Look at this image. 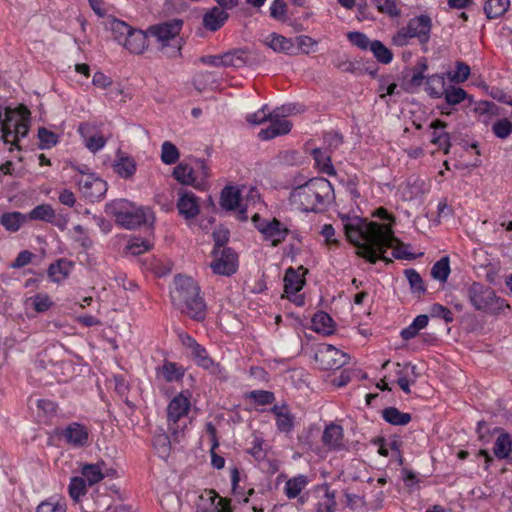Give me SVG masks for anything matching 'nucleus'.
I'll use <instances>...</instances> for the list:
<instances>
[{"label":"nucleus","instance_id":"4c0bfd02","mask_svg":"<svg viewBox=\"0 0 512 512\" xmlns=\"http://www.w3.org/2000/svg\"><path fill=\"white\" fill-rule=\"evenodd\" d=\"M27 219V215L20 212H7L1 216L0 222L6 230L15 232L20 229Z\"/></svg>","mask_w":512,"mask_h":512},{"label":"nucleus","instance_id":"412c9836","mask_svg":"<svg viewBox=\"0 0 512 512\" xmlns=\"http://www.w3.org/2000/svg\"><path fill=\"white\" fill-rule=\"evenodd\" d=\"M395 374L397 376V384L403 392L409 394L410 386L413 385L418 377L417 367L411 363L396 364Z\"/></svg>","mask_w":512,"mask_h":512},{"label":"nucleus","instance_id":"aec40b11","mask_svg":"<svg viewBox=\"0 0 512 512\" xmlns=\"http://www.w3.org/2000/svg\"><path fill=\"white\" fill-rule=\"evenodd\" d=\"M78 132L83 139L84 146L92 153L99 152L107 143V138L100 134L95 126L89 123L80 124Z\"/></svg>","mask_w":512,"mask_h":512},{"label":"nucleus","instance_id":"37998d69","mask_svg":"<svg viewBox=\"0 0 512 512\" xmlns=\"http://www.w3.org/2000/svg\"><path fill=\"white\" fill-rule=\"evenodd\" d=\"M312 155L315 160L316 167L320 172L328 175L335 174V169L331 163V157L329 154H327L326 151L321 149H314Z\"/></svg>","mask_w":512,"mask_h":512},{"label":"nucleus","instance_id":"f704fd0d","mask_svg":"<svg viewBox=\"0 0 512 512\" xmlns=\"http://www.w3.org/2000/svg\"><path fill=\"white\" fill-rule=\"evenodd\" d=\"M248 53L239 49L222 54V66L240 68L248 62Z\"/></svg>","mask_w":512,"mask_h":512},{"label":"nucleus","instance_id":"6e6552de","mask_svg":"<svg viewBox=\"0 0 512 512\" xmlns=\"http://www.w3.org/2000/svg\"><path fill=\"white\" fill-rule=\"evenodd\" d=\"M173 177L181 184L204 189L209 177V168L202 159L181 162L174 168Z\"/></svg>","mask_w":512,"mask_h":512},{"label":"nucleus","instance_id":"a18cd8bd","mask_svg":"<svg viewBox=\"0 0 512 512\" xmlns=\"http://www.w3.org/2000/svg\"><path fill=\"white\" fill-rule=\"evenodd\" d=\"M512 450V440L506 433L500 434L494 444V455L499 459L507 458Z\"/></svg>","mask_w":512,"mask_h":512},{"label":"nucleus","instance_id":"f3484780","mask_svg":"<svg viewBox=\"0 0 512 512\" xmlns=\"http://www.w3.org/2000/svg\"><path fill=\"white\" fill-rule=\"evenodd\" d=\"M245 186L239 188L237 186H226L220 197V205L223 209L234 211L239 220H246L248 218L246 207H244L242 195Z\"/></svg>","mask_w":512,"mask_h":512},{"label":"nucleus","instance_id":"72a5a7b5","mask_svg":"<svg viewBox=\"0 0 512 512\" xmlns=\"http://www.w3.org/2000/svg\"><path fill=\"white\" fill-rule=\"evenodd\" d=\"M509 6L510 0H487L483 9L488 19H495L504 15Z\"/></svg>","mask_w":512,"mask_h":512},{"label":"nucleus","instance_id":"2f4dec72","mask_svg":"<svg viewBox=\"0 0 512 512\" xmlns=\"http://www.w3.org/2000/svg\"><path fill=\"white\" fill-rule=\"evenodd\" d=\"M227 18L228 15L223 9L213 7L204 15L203 23L207 29L215 31L225 23Z\"/></svg>","mask_w":512,"mask_h":512},{"label":"nucleus","instance_id":"c85d7f7f","mask_svg":"<svg viewBox=\"0 0 512 512\" xmlns=\"http://www.w3.org/2000/svg\"><path fill=\"white\" fill-rule=\"evenodd\" d=\"M265 44L278 53L294 54L295 43L293 39L286 38L277 33H271L265 38Z\"/></svg>","mask_w":512,"mask_h":512},{"label":"nucleus","instance_id":"c756f323","mask_svg":"<svg viewBox=\"0 0 512 512\" xmlns=\"http://www.w3.org/2000/svg\"><path fill=\"white\" fill-rule=\"evenodd\" d=\"M272 412L276 417V426L280 432L290 433L294 427V417L286 406H274Z\"/></svg>","mask_w":512,"mask_h":512},{"label":"nucleus","instance_id":"680f3d73","mask_svg":"<svg viewBox=\"0 0 512 512\" xmlns=\"http://www.w3.org/2000/svg\"><path fill=\"white\" fill-rule=\"evenodd\" d=\"M247 398L253 400L258 405L271 404L274 401V394L265 390H254L247 394Z\"/></svg>","mask_w":512,"mask_h":512},{"label":"nucleus","instance_id":"ea45409f","mask_svg":"<svg viewBox=\"0 0 512 512\" xmlns=\"http://www.w3.org/2000/svg\"><path fill=\"white\" fill-rule=\"evenodd\" d=\"M429 322V318L427 315H418L412 323L401 330L400 335L404 340H410L416 337L420 330L424 329Z\"/></svg>","mask_w":512,"mask_h":512},{"label":"nucleus","instance_id":"864d4df0","mask_svg":"<svg viewBox=\"0 0 512 512\" xmlns=\"http://www.w3.org/2000/svg\"><path fill=\"white\" fill-rule=\"evenodd\" d=\"M470 75V67L461 61L456 62L455 71L448 72L447 76L453 83H462L468 79Z\"/></svg>","mask_w":512,"mask_h":512},{"label":"nucleus","instance_id":"8fccbe9b","mask_svg":"<svg viewBox=\"0 0 512 512\" xmlns=\"http://www.w3.org/2000/svg\"><path fill=\"white\" fill-rule=\"evenodd\" d=\"M369 50L373 53L375 58L383 64H388L392 61V52L378 40L372 41Z\"/></svg>","mask_w":512,"mask_h":512},{"label":"nucleus","instance_id":"9b49d317","mask_svg":"<svg viewBox=\"0 0 512 512\" xmlns=\"http://www.w3.org/2000/svg\"><path fill=\"white\" fill-rule=\"evenodd\" d=\"M471 304L477 309L488 313H498L508 308L506 302L497 297L494 291L480 283H473L468 290Z\"/></svg>","mask_w":512,"mask_h":512},{"label":"nucleus","instance_id":"09e8293b","mask_svg":"<svg viewBox=\"0 0 512 512\" xmlns=\"http://www.w3.org/2000/svg\"><path fill=\"white\" fill-rule=\"evenodd\" d=\"M54 216V209L49 204L38 205L27 215L28 219L42 220L46 222L52 221Z\"/></svg>","mask_w":512,"mask_h":512},{"label":"nucleus","instance_id":"dca6fc26","mask_svg":"<svg viewBox=\"0 0 512 512\" xmlns=\"http://www.w3.org/2000/svg\"><path fill=\"white\" fill-rule=\"evenodd\" d=\"M212 256L213 260L210 264V267L213 273L223 276H230L237 271L238 257L231 248H214Z\"/></svg>","mask_w":512,"mask_h":512},{"label":"nucleus","instance_id":"13d9d810","mask_svg":"<svg viewBox=\"0 0 512 512\" xmlns=\"http://www.w3.org/2000/svg\"><path fill=\"white\" fill-rule=\"evenodd\" d=\"M65 504L61 499L50 498L41 502L37 507V512H65Z\"/></svg>","mask_w":512,"mask_h":512},{"label":"nucleus","instance_id":"ddd939ff","mask_svg":"<svg viewBox=\"0 0 512 512\" xmlns=\"http://www.w3.org/2000/svg\"><path fill=\"white\" fill-rule=\"evenodd\" d=\"M252 220L263 239L271 246L279 245L288 235V227L275 218L261 219L258 214H255Z\"/></svg>","mask_w":512,"mask_h":512},{"label":"nucleus","instance_id":"f257e3e1","mask_svg":"<svg viewBox=\"0 0 512 512\" xmlns=\"http://www.w3.org/2000/svg\"><path fill=\"white\" fill-rule=\"evenodd\" d=\"M373 216L379 221L368 222L357 216L343 220L346 237L358 248L357 253L371 263L379 259L390 261L391 257L409 258L405 246L394 236L393 216L384 208L377 209Z\"/></svg>","mask_w":512,"mask_h":512},{"label":"nucleus","instance_id":"423d86ee","mask_svg":"<svg viewBox=\"0 0 512 512\" xmlns=\"http://www.w3.org/2000/svg\"><path fill=\"white\" fill-rule=\"evenodd\" d=\"M182 28V21L173 20L152 26L148 34L156 39L162 49H166L169 57H176L180 54L181 39L179 34Z\"/></svg>","mask_w":512,"mask_h":512},{"label":"nucleus","instance_id":"4468645a","mask_svg":"<svg viewBox=\"0 0 512 512\" xmlns=\"http://www.w3.org/2000/svg\"><path fill=\"white\" fill-rule=\"evenodd\" d=\"M307 270L304 267L288 268L284 276V295L295 305H304V295L301 290L305 284Z\"/></svg>","mask_w":512,"mask_h":512},{"label":"nucleus","instance_id":"4d7b16f0","mask_svg":"<svg viewBox=\"0 0 512 512\" xmlns=\"http://www.w3.org/2000/svg\"><path fill=\"white\" fill-rule=\"evenodd\" d=\"M446 102L450 105L461 103L467 98V93L460 87H449L444 91Z\"/></svg>","mask_w":512,"mask_h":512},{"label":"nucleus","instance_id":"b1692460","mask_svg":"<svg viewBox=\"0 0 512 512\" xmlns=\"http://www.w3.org/2000/svg\"><path fill=\"white\" fill-rule=\"evenodd\" d=\"M177 208L185 219H192L200 211L198 198L192 192H183L177 201Z\"/></svg>","mask_w":512,"mask_h":512},{"label":"nucleus","instance_id":"4be33fe9","mask_svg":"<svg viewBox=\"0 0 512 512\" xmlns=\"http://www.w3.org/2000/svg\"><path fill=\"white\" fill-rule=\"evenodd\" d=\"M113 170L122 179H132L137 171L136 160L125 152H118L113 162Z\"/></svg>","mask_w":512,"mask_h":512},{"label":"nucleus","instance_id":"69168bd1","mask_svg":"<svg viewBox=\"0 0 512 512\" xmlns=\"http://www.w3.org/2000/svg\"><path fill=\"white\" fill-rule=\"evenodd\" d=\"M348 40L356 47L367 50L370 49L371 41L369 38L361 32H349L347 34Z\"/></svg>","mask_w":512,"mask_h":512},{"label":"nucleus","instance_id":"f03ea898","mask_svg":"<svg viewBox=\"0 0 512 512\" xmlns=\"http://www.w3.org/2000/svg\"><path fill=\"white\" fill-rule=\"evenodd\" d=\"M335 198L332 184L325 178H314L294 188L289 197L293 209L302 212H319Z\"/></svg>","mask_w":512,"mask_h":512},{"label":"nucleus","instance_id":"3c124183","mask_svg":"<svg viewBox=\"0 0 512 512\" xmlns=\"http://www.w3.org/2000/svg\"><path fill=\"white\" fill-rule=\"evenodd\" d=\"M293 41L295 43V53L294 54H298V53L309 54V53L316 51L317 42L309 36L301 35V36H298L295 39H293Z\"/></svg>","mask_w":512,"mask_h":512},{"label":"nucleus","instance_id":"bb28decb","mask_svg":"<svg viewBox=\"0 0 512 512\" xmlns=\"http://www.w3.org/2000/svg\"><path fill=\"white\" fill-rule=\"evenodd\" d=\"M53 306L51 297L46 293H36L32 296L26 297L24 300V309L27 313L47 312Z\"/></svg>","mask_w":512,"mask_h":512},{"label":"nucleus","instance_id":"5701e85b","mask_svg":"<svg viewBox=\"0 0 512 512\" xmlns=\"http://www.w3.org/2000/svg\"><path fill=\"white\" fill-rule=\"evenodd\" d=\"M322 440L329 450L342 451L347 448L343 440V429L336 424H330L325 428Z\"/></svg>","mask_w":512,"mask_h":512},{"label":"nucleus","instance_id":"f8f14e48","mask_svg":"<svg viewBox=\"0 0 512 512\" xmlns=\"http://www.w3.org/2000/svg\"><path fill=\"white\" fill-rule=\"evenodd\" d=\"M178 336L183 347L188 351L191 358L199 367L208 370L210 373L215 375L221 374L222 369L220 365L213 361V359L208 355L207 350L193 337L185 332H180Z\"/></svg>","mask_w":512,"mask_h":512},{"label":"nucleus","instance_id":"5fc2aeb1","mask_svg":"<svg viewBox=\"0 0 512 512\" xmlns=\"http://www.w3.org/2000/svg\"><path fill=\"white\" fill-rule=\"evenodd\" d=\"M68 491L74 501H79L86 494V482L81 477H73L70 480Z\"/></svg>","mask_w":512,"mask_h":512},{"label":"nucleus","instance_id":"49530a36","mask_svg":"<svg viewBox=\"0 0 512 512\" xmlns=\"http://www.w3.org/2000/svg\"><path fill=\"white\" fill-rule=\"evenodd\" d=\"M450 274V261L447 256L438 260L431 269V276L433 279L444 283L447 281Z\"/></svg>","mask_w":512,"mask_h":512},{"label":"nucleus","instance_id":"393cba45","mask_svg":"<svg viewBox=\"0 0 512 512\" xmlns=\"http://www.w3.org/2000/svg\"><path fill=\"white\" fill-rule=\"evenodd\" d=\"M431 19L426 15H420L409 20L407 27L420 42L426 43L431 31Z\"/></svg>","mask_w":512,"mask_h":512},{"label":"nucleus","instance_id":"7c9ffc66","mask_svg":"<svg viewBox=\"0 0 512 512\" xmlns=\"http://www.w3.org/2000/svg\"><path fill=\"white\" fill-rule=\"evenodd\" d=\"M106 469L103 462L96 464H86L81 469L84 481L92 486L100 482L106 476Z\"/></svg>","mask_w":512,"mask_h":512},{"label":"nucleus","instance_id":"e2e57ef3","mask_svg":"<svg viewBox=\"0 0 512 512\" xmlns=\"http://www.w3.org/2000/svg\"><path fill=\"white\" fill-rule=\"evenodd\" d=\"M413 38H415V36L410 32L406 25L399 29L397 33L392 37V43L396 46L403 47L408 45Z\"/></svg>","mask_w":512,"mask_h":512},{"label":"nucleus","instance_id":"603ef678","mask_svg":"<svg viewBox=\"0 0 512 512\" xmlns=\"http://www.w3.org/2000/svg\"><path fill=\"white\" fill-rule=\"evenodd\" d=\"M39 147L41 149H51L56 146L59 141V135L46 128L38 130Z\"/></svg>","mask_w":512,"mask_h":512},{"label":"nucleus","instance_id":"79ce46f5","mask_svg":"<svg viewBox=\"0 0 512 512\" xmlns=\"http://www.w3.org/2000/svg\"><path fill=\"white\" fill-rule=\"evenodd\" d=\"M426 92L434 98H440L445 91V79L443 75L435 74L426 79Z\"/></svg>","mask_w":512,"mask_h":512},{"label":"nucleus","instance_id":"1a4fd4ad","mask_svg":"<svg viewBox=\"0 0 512 512\" xmlns=\"http://www.w3.org/2000/svg\"><path fill=\"white\" fill-rule=\"evenodd\" d=\"M110 29L115 40L129 52L140 54L147 48V34L141 30L133 29L120 20H112Z\"/></svg>","mask_w":512,"mask_h":512},{"label":"nucleus","instance_id":"338daca9","mask_svg":"<svg viewBox=\"0 0 512 512\" xmlns=\"http://www.w3.org/2000/svg\"><path fill=\"white\" fill-rule=\"evenodd\" d=\"M270 112L268 111V108L266 105H264L262 108L257 110L254 113H250L246 116L247 122H249L252 125H259L263 123L264 121H268Z\"/></svg>","mask_w":512,"mask_h":512},{"label":"nucleus","instance_id":"a878e982","mask_svg":"<svg viewBox=\"0 0 512 512\" xmlns=\"http://www.w3.org/2000/svg\"><path fill=\"white\" fill-rule=\"evenodd\" d=\"M185 374V368L175 362L166 361L156 368V377L166 382H178Z\"/></svg>","mask_w":512,"mask_h":512},{"label":"nucleus","instance_id":"20e7f679","mask_svg":"<svg viewBox=\"0 0 512 512\" xmlns=\"http://www.w3.org/2000/svg\"><path fill=\"white\" fill-rule=\"evenodd\" d=\"M106 212L114 217L119 226L129 230L141 225H151L155 219L151 208L138 206L126 199H118L108 203Z\"/></svg>","mask_w":512,"mask_h":512},{"label":"nucleus","instance_id":"bf43d9fd","mask_svg":"<svg viewBox=\"0 0 512 512\" xmlns=\"http://www.w3.org/2000/svg\"><path fill=\"white\" fill-rule=\"evenodd\" d=\"M405 277L409 282V285L414 293H423L425 286L420 274L414 269L405 270Z\"/></svg>","mask_w":512,"mask_h":512},{"label":"nucleus","instance_id":"2eb2a0df","mask_svg":"<svg viewBox=\"0 0 512 512\" xmlns=\"http://www.w3.org/2000/svg\"><path fill=\"white\" fill-rule=\"evenodd\" d=\"M315 360L323 369H339L348 363L349 356L333 345L322 343L316 348Z\"/></svg>","mask_w":512,"mask_h":512},{"label":"nucleus","instance_id":"6e6d98bb","mask_svg":"<svg viewBox=\"0 0 512 512\" xmlns=\"http://www.w3.org/2000/svg\"><path fill=\"white\" fill-rule=\"evenodd\" d=\"M152 246L153 243L150 240L134 237L129 241L127 250L132 255H140L150 250Z\"/></svg>","mask_w":512,"mask_h":512},{"label":"nucleus","instance_id":"473e14b6","mask_svg":"<svg viewBox=\"0 0 512 512\" xmlns=\"http://www.w3.org/2000/svg\"><path fill=\"white\" fill-rule=\"evenodd\" d=\"M312 329L324 335H330L334 331V322L329 314L318 312L312 318Z\"/></svg>","mask_w":512,"mask_h":512},{"label":"nucleus","instance_id":"58836bf2","mask_svg":"<svg viewBox=\"0 0 512 512\" xmlns=\"http://www.w3.org/2000/svg\"><path fill=\"white\" fill-rule=\"evenodd\" d=\"M309 482V478L305 475H297L289 479L284 489L286 496L290 499L297 497Z\"/></svg>","mask_w":512,"mask_h":512},{"label":"nucleus","instance_id":"052dcab7","mask_svg":"<svg viewBox=\"0 0 512 512\" xmlns=\"http://www.w3.org/2000/svg\"><path fill=\"white\" fill-rule=\"evenodd\" d=\"M323 487L325 489L324 498L318 503L316 512H334L335 494L327 485Z\"/></svg>","mask_w":512,"mask_h":512},{"label":"nucleus","instance_id":"a19ab883","mask_svg":"<svg viewBox=\"0 0 512 512\" xmlns=\"http://www.w3.org/2000/svg\"><path fill=\"white\" fill-rule=\"evenodd\" d=\"M431 128L434 130L432 134V143L438 145V147L443 149L445 153H448L450 146L449 135L444 131H437L438 129H444L445 124L439 120H436L431 123Z\"/></svg>","mask_w":512,"mask_h":512},{"label":"nucleus","instance_id":"e433bc0d","mask_svg":"<svg viewBox=\"0 0 512 512\" xmlns=\"http://www.w3.org/2000/svg\"><path fill=\"white\" fill-rule=\"evenodd\" d=\"M383 419L391 425L405 426L411 421V415L395 407H388L382 411Z\"/></svg>","mask_w":512,"mask_h":512},{"label":"nucleus","instance_id":"a211bd4d","mask_svg":"<svg viewBox=\"0 0 512 512\" xmlns=\"http://www.w3.org/2000/svg\"><path fill=\"white\" fill-rule=\"evenodd\" d=\"M61 437L72 448H82L89 444V430L83 424L73 422L68 424L61 432Z\"/></svg>","mask_w":512,"mask_h":512},{"label":"nucleus","instance_id":"7ed1b4c3","mask_svg":"<svg viewBox=\"0 0 512 512\" xmlns=\"http://www.w3.org/2000/svg\"><path fill=\"white\" fill-rule=\"evenodd\" d=\"M171 298L175 306L191 318L201 320L205 317V303L200 296L197 282L189 277L178 275L174 279Z\"/></svg>","mask_w":512,"mask_h":512},{"label":"nucleus","instance_id":"9d476101","mask_svg":"<svg viewBox=\"0 0 512 512\" xmlns=\"http://www.w3.org/2000/svg\"><path fill=\"white\" fill-rule=\"evenodd\" d=\"M77 174L73 177L80 193L89 201H98L104 197L107 192V183L89 171L85 166H73Z\"/></svg>","mask_w":512,"mask_h":512},{"label":"nucleus","instance_id":"39448f33","mask_svg":"<svg viewBox=\"0 0 512 512\" xmlns=\"http://www.w3.org/2000/svg\"><path fill=\"white\" fill-rule=\"evenodd\" d=\"M191 409V393L186 390L175 395L167 406L168 431L175 441L183 435L185 424L183 420Z\"/></svg>","mask_w":512,"mask_h":512},{"label":"nucleus","instance_id":"0eeeda50","mask_svg":"<svg viewBox=\"0 0 512 512\" xmlns=\"http://www.w3.org/2000/svg\"><path fill=\"white\" fill-rule=\"evenodd\" d=\"M302 107L296 104H287L274 109L269 114V125L265 129H261L259 137L262 140H270L277 136H281L290 132L292 128L288 116L300 113Z\"/></svg>","mask_w":512,"mask_h":512},{"label":"nucleus","instance_id":"0e129e2a","mask_svg":"<svg viewBox=\"0 0 512 512\" xmlns=\"http://www.w3.org/2000/svg\"><path fill=\"white\" fill-rule=\"evenodd\" d=\"M72 237L84 248H89L92 245V240L90 239L88 232L81 225L73 227Z\"/></svg>","mask_w":512,"mask_h":512},{"label":"nucleus","instance_id":"c9c22d12","mask_svg":"<svg viewBox=\"0 0 512 512\" xmlns=\"http://www.w3.org/2000/svg\"><path fill=\"white\" fill-rule=\"evenodd\" d=\"M153 447L158 456L162 459H167L171 452V441L166 432L162 429L155 433L153 438Z\"/></svg>","mask_w":512,"mask_h":512},{"label":"nucleus","instance_id":"cd10ccee","mask_svg":"<svg viewBox=\"0 0 512 512\" xmlns=\"http://www.w3.org/2000/svg\"><path fill=\"white\" fill-rule=\"evenodd\" d=\"M74 268V263L68 259H58L48 268V276L54 283L66 280Z\"/></svg>","mask_w":512,"mask_h":512},{"label":"nucleus","instance_id":"6ab92c4d","mask_svg":"<svg viewBox=\"0 0 512 512\" xmlns=\"http://www.w3.org/2000/svg\"><path fill=\"white\" fill-rule=\"evenodd\" d=\"M197 512H231L227 499L219 497L213 490H205L199 495Z\"/></svg>","mask_w":512,"mask_h":512},{"label":"nucleus","instance_id":"c03bdc74","mask_svg":"<svg viewBox=\"0 0 512 512\" xmlns=\"http://www.w3.org/2000/svg\"><path fill=\"white\" fill-rule=\"evenodd\" d=\"M230 478H231L233 495L238 497L239 499L242 498V500L244 502H248L249 496L252 495L254 490L252 488H250L248 490L247 494L244 493V489L240 486L241 473L237 467L230 468Z\"/></svg>","mask_w":512,"mask_h":512},{"label":"nucleus","instance_id":"774afa93","mask_svg":"<svg viewBox=\"0 0 512 512\" xmlns=\"http://www.w3.org/2000/svg\"><path fill=\"white\" fill-rule=\"evenodd\" d=\"M376 7L380 12L389 16L393 17L399 15V10L393 0H377Z\"/></svg>","mask_w":512,"mask_h":512},{"label":"nucleus","instance_id":"de8ad7c7","mask_svg":"<svg viewBox=\"0 0 512 512\" xmlns=\"http://www.w3.org/2000/svg\"><path fill=\"white\" fill-rule=\"evenodd\" d=\"M180 158L178 148L170 141L161 145V161L166 165L175 164Z\"/></svg>","mask_w":512,"mask_h":512}]
</instances>
